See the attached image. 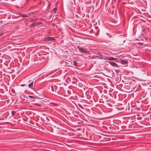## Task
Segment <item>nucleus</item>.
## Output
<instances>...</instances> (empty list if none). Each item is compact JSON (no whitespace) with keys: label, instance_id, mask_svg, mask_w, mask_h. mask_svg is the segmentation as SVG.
<instances>
[{"label":"nucleus","instance_id":"1","mask_svg":"<svg viewBox=\"0 0 151 151\" xmlns=\"http://www.w3.org/2000/svg\"><path fill=\"white\" fill-rule=\"evenodd\" d=\"M78 48L79 51L82 52V53H86L88 52L86 48H84L82 47L80 48L79 47H78Z\"/></svg>","mask_w":151,"mask_h":151},{"label":"nucleus","instance_id":"2","mask_svg":"<svg viewBox=\"0 0 151 151\" xmlns=\"http://www.w3.org/2000/svg\"><path fill=\"white\" fill-rule=\"evenodd\" d=\"M97 57L100 59H103L104 60H107V58L106 56H103L102 55L99 54L97 56Z\"/></svg>","mask_w":151,"mask_h":151},{"label":"nucleus","instance_id":"3","mask_svg":"<svg viewBox=\"0 0 151 151\" xmlns=\"http://www.w3.org/2000/svg\"><path fill=\"white\" fill-rule=\"evenodd\" d=\"M55 40V38L52 37H47L45 38V41H52Z\"/></svg>","mask_w":151,"mask_h":151},{"label":"nucleus","instance_id":"4","mask_svg":"<svg viewBox=\"0 0 151 151\" xmlns=\"http://www.w3.org/2000/svg\"><path fill=\"white\" fill-rule=\"evenodd\" d=\"M109 63L112 66L115 67H117L118 65L117 64L113 62H109Z\"/></svg>","mask_w":151,"mask_h":151},{"label":"nucleus","instance_id":"5","mask_svg":"<svg viewBox=\"0 0 151 151\" xmlns=\"http://www.w3.org/2000/svg\"><path fill=\"white\" fill-rule=\"evenodd\" d=\"M117 59V58H114L113 57H110L109 58H107V60H115Z\"/></svg>","mask_w":151,"mask_h":151},{"label":"nucleus","instance_id":"6","mask_svg":"<svg viewBox=\"0 0 151 151\" xmlns=\"http://www.w3.org/2000/svg\"><path fill=\"white\" fill-rule=\"evenodd\" d=\"M120 63L122 64H126L127 63V62L126 60H121Z\"/></svg>","mask_w":151,"mask_h":151},{"label":"nucleus","instance_id":"7","mask_svg":"<svg viewBox=\"0 0 151 151\" xmlns=\"http://www.w3.org/2000/svg\"><path fill=\"white\" fill-rule=\"evenodd\" d=\"M33 82H31V83H29L28 85V86L30 88H32V86H33Z\"/></svg>","mask_w":151,"mask_h":151},{"label":"nucleus","instance_id":"8","mask_svg":"<svg viewBox=\"0 0 151 151\" xmlns=\"http://www.w3.org/2000/svg\"><path fill=\"white\" fill-rule=\"evenodd\" d=\"M16 113V111H12V116H14L15 115V113Z\"/></svg>","mask_w":151,"mask_h":151},{"label":"nucleus","instance_id":"9","mask_svg":"<svg viewBox=\"0 0 151 151\" xmlns=\"http://www.w3.org/2000/svg\"><path fill=\"white\" fill-rule=\"evenodd\" d=\"M77 62L76 61H73V64L75 66L77 65Z\"/></svg>","mask_w":151,"mask_h":151},{"label":"nucleus","instance_id":"10","mask_svg":"<svg viewBox=\"0 0 151 151\" xmlns=\"http://www.w3.org/2000/svg\"><path fill=\"white\" fill-rule=\"evenodd\" d=\"M31 9H36V7L35 6H33L30 8Z\"/></svg>","mask_w":151,"mask_h":151},{"label":"nucleus","instance_id":"11","mask_svg":"<svg viewBox=\"0 0 151 151\" xmlns=\"http://www.w3.org/2000/svg\"><path fill=\"white\" fill-rule=\"evenodd\" d=\"M21 16L22 17H28L27 15H21Z\"/></svg>","mask_w":151,"mask_h":151},{"label":"nucleus","instance_id":"12","mask_svg":"<svg viewBox=\"0 0 151 151\" xmlns=\"http://www.w3.org/2000/svg\"><path fill=\"white\" fill-rule=\"evenodd\" d=\"M30 98H33V97L31 96H28Z\"/></svg>","mask_w":151,"mask_h":151},{"label":"nucleus","instance_id":"13","mask_svg":"<svg viewBox=\"0 0 151 151\" xmlns=\"http://www.w3.org/2000/svg\"><path fill=\"white\" fill-rule=\"evenodd\" d=\"M34 24H31V26H34Z\"/></svg>","mask_w":151,"mask_h":151},{"label":"nucleus","instance_id":"14","mask_svg":"<svg viewBox=\"0 0 151 151\" xmlns=\"http://www.w3.org/2000/svg\"><path fill=\"white\" fill-rule=\"evenodd\" d=\"M21 86H24V84H22L21 85Z\"/></svg>","mask_w":151,"mask_h":151},{"label":"nucleus","instance_id":"15","mask_svg":"<svg viewBox=\"0 0 151 151\" xmlns=\"http://www.w3.org/2000/svg\"><path fill=\"white\" fill-rule=\"evenodd\" d=\"M56 9V8H54V9H53L55 10V9Z\"/></svg>","mask_w":151,"mask_h":151},{"label":"nucleus","instance_id":"16","mask_svg":"<svg viewBox=\"0 0 151 151\" xmlns=\"http://www.w3.org/2000/svg\"><path fill=\"white\" fill-rule=\"evenodd\" d=\"M53 10L55 12H56V10Z\"/></svg>","mask_w":151,"mask_h":151},{"label":"nucleus","instance_id":"17","mask_svg":"<svg viewBox=\"0 0 151 151\" xmlns=\"http://www.w3.org/2000/svg\"><path fill=\"white\" fill-rule=\"evenodd\" d=\"M1 34L0 33V36H1Z\"/></svg>","mask_w":151,"mask_h":151},{"label":"nucleus","instance_id":"18","mask_svg":"<svg viewBox=\"0 0 151 151\" xmlns=\"http://www.w3.org/2000/svg\"><path fill=\"white\" fill-rule=\"evenodd\" d=\"M38 23H39V24H40V23H41V22H38Z\"/></svg>","mask_w":151,"mask_h":151},{"label":"nucleus","instance_id":"19","mask_svg":"<svg viewBox=\"0 0 151 151\" xmlns=\"http://www.w3.org/2000/svg\"><path fill=\"white\" fill-rule=\"evenodd\" d=\"M150 17H151V14H150Z\"/></svg>","mask_w":151,"mask_h":151}]
</instances>
